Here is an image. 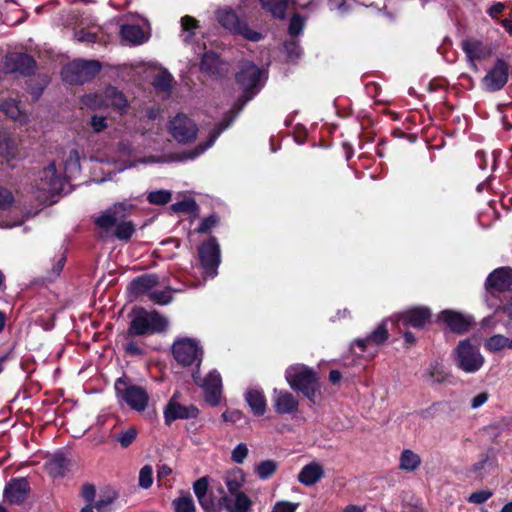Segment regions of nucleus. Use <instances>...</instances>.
I'll return each mask as SVG.
<instances>
[{"label":"nucleus","instance_id":"6ab92c4d","mask_svg":"<svg viewBox=\"0 0 512 512\" xmlns=\"http://www.w3.org/2000/svg\"><path fill=\"white\" fill-rule=\"evenodd\" d=\"M512 286V269L510 267H501L490 273L485 282L486 290L494 294L496 292H506Z\"/></svg>","mask_w":512,"mask_h":512},{"label":"nucleus","instance_id":"5fc2aeb1","mask_svg":"<svg viewBox=\"0 0 512 512\" xmlns=\"http://www.w3.org/2000/svg\"><path fill=\"white\" fill-rule=\"evenodd\" d=\"M247 455V445L245 443H240L233 449L231 459L237 464H242L246 459Z\"/></svg>","mask_w":512,"mask_h":512},{"label":"nucleus","instance_id":"f03ea898","mask_svg":"<svg viewBox=\"0 0 512 512\" xmlns=\"http://www.w3.org/2000/svg\"><path fill=\"white\" fill-rule=\"evenodd\" d=\"M290 388L301 392L311 403L316 404L322 397L318 372L304 364H294L285 371Z\"/></svg>","mask_w":512,"mask_h":512},{"label":"nucleus","instance_id":"7ed1b4c3","mask_svg":"<svg viewBox=\"0 0 512 512\" xmlns=\"http://www.w3.org/2000/svg\"><path fill=\"white\" fill-rule=\"evenodd\" d=\"M225 484L229 495H227L222 486L219 492L222 494V504L227 512H250L252 509V500L241 491L245 482V475L241 469L229 471L225 478Z\"/></svg>","mask_w":512,"mask_h":512},{"label":"nucleus","instance_id":"f704fd0d","mask_svg":"<svg viewBox=\"0 0 512 512\" xmlns=\"http://www.w3.org/2000/svg\"><path fill=\"white\" fill-rule=\"evenodd\" d=\"M0 109L11 119L18 120L20 122H25L27 120V116L22 112L15 99L9 98L4 100L0 105Z\"/></svg>","mask_w":512,"mask_h":512},{"label":"nucleus","instance_id":"9d476101","mask_svg":"<svg viewBox=\"0 0 512 512\" xmlns=\"http://www.w3.org/2000/svg\"><path fill=\"white\" fill-rule=\"evenodd\" d=\"M199 260L205 273L210 276L217 274L220 264V246L213 236L203 242L198 248Z\"/></svg>","mask_w":512,"mask_h":512},{"label":"nucleus","instance_id":"6e6552de","mask_svg":"<svg viewBox=\"0 0 512 512\" xmlns=\"http://www.w3.org/2000/svg\"><path fill=\"white\" fill-rule=\"evenodd\" d=\"M217 20L221 26L231 33L241 35L249 41L257 42L263 38L260 32L251 29L247 22L240 20L232 10L218 11Z\"/></svg>","mask_w":512,"mask_h":512},{"label":"nucleus","instance_id":"864d4df0","mask_svg":"<svg viewBox=\"0 0 512 512\" xmlns=\"http://www.w3.org/2000/svg\"><path fill=\"white\" fill-rule=\"evenodd\" d=\"M197 208L194 200H183L171 205V209L176 213L193 212Z\"/></svg>","mask_w":512,"mask_h":512},{"label":"nucleus","instance_id":"680f3d73","mask_svg":"<svg viewBox=\"0 0 512 512\" xmlns=\"http://www.w3.org/2000/svg\"><path fill=\"white\" fill-rule=\"evenodd\" d=\"M90 125L94 132L99 133L107 127L106 117L94 115L90 120Z\"/></svg>","mask_w":512,"mask_h":512},{"label":"nucleus","instance_id":"4be33fe9","mask_svg":"<svg viewBox=\"0 0 512 512\" xmlns=\"http://www.w3.org/2000/svg\"><path fill=\"white\" fill-rule=\"evenodd\" d=\"M439 319L443 321L451 331L462 334L469 330L471 319L463 314L455 311H443L439 315Z\"/></svg>","mask_w":512,"mask_h":512},{"label":"nucleus","instance_id":"72a5a7b5","mask_svg":"<svg viewBox=\"0 0 512 512\" xmlns=\"http://www.w3.org/2000/svg\"><path fill=\"white\" fill-rule=\"evenodd\" d=\"M146 316L149 323L151 334L166 331L169 322L165 316H163L156 310L146 311Z\"/></svg>","mask_w":512,"mask_h":512},{"label":"nucleus","instance_id":"473e14b6","mask_svg":"<svg viewBox=\"0 0 512 512\" xmlns=\"http://www.w3.org/2000/svg\"><path fill=\"white\" fill-rule=\"evenodd\" d=\"M157 284L158 277L156 275H142L131 282L130 288L131 291L138 296L148 292Z\"/></svg>","mask_w":512,"mask_h":512},{"label":"nucleus","instance_id":"c756f323","mask_svg":"<svg viewBox=\"0 0 512 512\" xmlns=\"http://www.w3.org/2000/svg\"><path fill=\"white\" fill-rule=\"evenodd\" d=\"M245 399L255 415L261 416L266 412V398L262 391L250 389L246 392Z\"/></svg>","mask_w":512,"mask_h":512},{"label":"nucleus","instance_id":"f3484780","mask_svg":"<svg viewBox=\"0 0 512 512\" xmlns=\"http://www.w3.org/2000/svg\"><path fill=\"white\" fill-rule=\"evenodd\" d=\"M234 120V116L229 114H226L222 122H220L218 125H216L212 131L209 134V139L206 142L200 143L198 146L193 148L192 150L188 152H183L178 159L179 160H187V159H195L202 153H204L208 148H210L216 139L219 137V135L228 128L231 123Z\"/></svg>","mask_w":512,"mask_h":512},{"label":"nucleus","instance_id":"79ce46f5","mask_svg":"<svg viewBox=\"0 0 512 512\" xmlns=\"http://www.w3.org/2000/svg\"><path fill=\"white\" fill-rule=\"evenodd\" d=\"M485 346L492 352H497L504 348H512V338L509 339L500 334L493 335L487 339Z\"/></svg>","mask_w":512,"mask_h":512},{"label":"nucleus","instance_id":"bb28decb","mask_svg":"<svg viewBox=\"0 0 512 512\" xmlns=\"http://www.w3.org/2000/svg\"><path fill=\"white\" fill-rule=\"evenodd\" d=\"M261 8L269 13L273 18L283 20L286 18L288 7L294 3V0H258Z\"/></svg>","mask_w":512,"mask_h":512},{"label":"nucleus","instance_id":"0eeeda50","mask_svg":"<svg viewBox=\"0 0 512 512\" xmlns=\"http://www.w3.org/2000/svg\"><path fill=\"white\" fill-rule=\"evenodd\" d=\"M454 354L457 367L466 373L477 372L482 368L485 361L479 348L474 346L468 339L458 343Z\"/></svg>","mask_w":512,"mask_h":512},{"label":"nucleus","instance_id":"49530a36","mask_svg":"<svg viewBox=\"0 0 512 512\" xmlns=\"http://www.w3.org/2000/svg\"><path fill=\"white\" fill-rule=\"evenodd\" d=\"M123 349L127 355L132 357H143L147 354L145 344L134 340H130L124 344Z\"/></svg>","mask_w":512,"mask_h":512},{"label":"nucleus","instance_id":"09e8293b","mask_svg":"<svg viewBox=\"0 0 512 512\" xmlns=\"http://www.w3.org/2000/svg\"><path fill=\"white\" fill-rule=\"evenodd\" d=\"M171 292L170 288L161 291H152L149 293V298L156 304L167 305L173 299Z\"/></svg>","mask_w":512,"mask_h":512},{"label":"nucleus","instance_id":"58836bf2","mask_svg":"<svg viewBox=\"0 0 512 512\" xmlns=\"http://www.w3.org/2000/svg\"><path fill=\"white\" fill-rule=\"evenodd\" d=\"M172 507L175 512H196V507L192 496L189 493H183L172 501Z\"/></svg>","mask_w":512,"mask_h":512},{"label":"nucleus","instance_id":"de8ad7c7","mask_svg":"<svg viewBox=\"0 0 512 512\" xmlns=\"http://www.w3.org/2000/svg\"><path fill=\"white\" fill-rule=\"evenodd\" d=\"M171 197H172V194L170 191L157 190V191L150 192L149 195L147 196V200L151 204L165 205L168 202H170Z\"/></svg>","mask_w":512,"mask_h":512},{"label":"nucleus","instance_id":"2f4dec72","mask_svg":"<svg viewBox=\"0 0 512 512\" xmlns=\"http://www.w3.org/2000/svg\"><path fill=\"white\" fill-rule=\"evenodd\" d=\"M221 62L218 57V55L213 51L205 52L201 62H200V68L202 71L218 77L221 75Z\"/></svg>","mask_w":512,"mask_h":512},{"label":"nucleus","instance_id":"a211bd4d","mask_svg":"<svg viewBox=\"0 0 512 512\" xmlns=\"http://www.w3.org/2000/svg\"><path fill=\"white\" fill-rule=\"evenodd\" d=\"M431 318V311L427 307H413L395 315V321L399 326H412L423 328Z\"/></svg>","mask_w":512,"mask_h":512},{"label":"nucleus","instance_id":"39448f33","mask_svg":"<svg viewBox=\"0 0 512 512\" xmlns=\"http://www.w3.org/2000/svg\"><path fill=\"white\" fill-rule=\"evenodd\" d=\"M171 350L174 359L183 367L194 365L199 368L203 361V347L200 345V342L194 338H177L173 342Z\"/></svg>","mask_w":512,"mask_h":512},{"label":"nucleus","instance_id":"338daca9","mask_svg":"<svg viewBox=\"0 0 512 512\" xmlns=\"http://www.w3.org/2000/svg\"><path fill=\"white\" fill-rule=\"evenodd\" d=\"M65 165H66V168H68V167L79 168L80 167V157H79L78 150L73 149L70 151Z\"/></svg>","mask_w":512,"mask_h":512},{"label":"nucleus","instance_id":"8fccbe9b","mask_svg":"<svg viewBox=\"0 0 512 512\" xmlns=\"http://www.w3.org/2000/svg\"><path fill=\"white\" fill-rule=\"evenodd\" d=\"M153 483V469L150 465H145L139 472V486L148 489Z\"/></svg>","mask_w":512,"mask_h":512},{"label":"nucleus","instance_id":"052dcab7","mask_svg":"<svg viewBox=\"0 0 512 512\" xmlns=\"http://www.w3.org/2000/svg\"><path fill=\"white\" fill-rule=\"evenodd\" d=\"M298 503H291L288 501H279L274 506L271 512H296Z\"/></svg>","mask_w":512,"mask_h":512},{"label":"nucleus","instance_id":"5701e85b","mask_svg":"<svg viewBox=\"0 0 512 512\" xmlns=\"http://www.w3.org/2000/svg\"><path fill=\"white\" fill-rule=\"evenodd\" d=\"M389 332L386 321L381 322L366 338H358L354 344L365 351L370 345H381L388 340Z\"/></svg>","mask_w":512,"mask_h":512},{"label":"nucleus","instance_id":"6e6d98bb","mask_svg":"<svg viewBox=\"0 0 512 512\" xmlns=\"http://www.w3.org/2000/svg\"><path fill=\"white\" fill-rule=\"evenodd\" d=\"M14 197L12 193L3 187H0V209L6 210L12 206Z\"/></svg>","mask_w":512,"mask_h":512},{"label":"nucleus","instance_id":"ddd939ff","mask_svg":"<svg viewBox=\"0 0 512 512\" xmlns=\"http://www.w3.org/2000/svg\"><path fill=\"white\" fill-rule=\"evenodd\" d=\"M194 382L202 387L205 391V399L212 405L219 403L221 394V376L217 371L210 372L206 377L202 378L198 372L193 373Z\"/></svg>","mask_w":512,"mask_h":512},{"label":"nucleus","instance_id":"ea45409f","mask_svg":"<svg viewBox=\"0 0 512 512\" xmlns=\"http://www.w3.org/2000/svg\"><path fill=\"white\" fill-rule=\"evenodd\" d=\"M193 490L201 507H211L207 500H205V494L209 491V477L204 476L195 481Z\"/></svg>","mask_w":512,"mask_h":512},{"label":"nucleus","instance_id":"0e129e2a","mask_svg":"<svg viewBox=\"0 0 512 512\" xmlns=\"http://www.w3.org/2000/svg\"><path fill=\"white\" fill-rule=\"evenodd\" d=\"M75 38L78 42H95L96 41V34L91 33L87 30L81 29L79 31L75 32Z\"/></svg>","mask_w":512,"mask_h":512},{"label":"nucleus","instance_id":"e2e57ef3","mask_svg":"<svg viewBox=\"0 0 512 512\" xmlns=\"http://www.w3.org/2000/svg\"><path fill=\"white\" fill-rule=\"evenodd\" d=\"M81 494L82 497L88 502V504L91 505V503L94 501L96 494L95 486L90 483L84 484L82 487Z\"/></svg>","mask_w":512,"mask_h":512},{"label":"nucleus","instance_id":"4c0bfd02","mask_svg":"<svg viewBox=\"0 0 512 512\" xmlns=\"http://www.w3.org/2000/svg\"><path fill=\"white\" fill-rule=\"evenodd\" d=\"M449 374L440 363L431 364L426 374V379L431 384H441L448 380Z\"/></svg>","mask_w":512,"mask_h":512},{"label":"nucleus","instance_id":"b1692460","mask_svg":"<svg viewBox=\"0 0 512 512\" xmlns=\"http://www.w3.org/2000/svg\"><path fill=\"white\" fill-rule=\"evenodd\" d=\"M105 108H112L123 113L128 108V100L122 91L114 86H108L104 90Z\"/></svg>","mask_w":512,"mask_h":512},{"label":"nucleus","instance_id":"e433bc0d","mask_svg":"<svg viewBox=\"0 0 512 512\" xmlns=\"http://www.w3.org/2000/svg\"><path fill=\"white\" fill-rule=\"evenodd\" d=\"M182 28V37L185 43H190L199 28V21L192 16L185 15L180 20Z\"/></svg>","mask_w":512,"mask_h":512},{"label":"nucleus","instance_id":"393cba45","mask_svg":"<svg viewBox=\"0 0 512 512\" xmlns=\"http://www.w3.org/2000/svg\"><path fill=\"white\" fill-rule=\"evenodd\" d=\"M324 476V468L318 462L305 465L298 474V481L305 486L316 484Z\"/></svg>","mask_w":512,"mask_h":512},{"label":"nucleus","instance_id":"cd10ccee","mask_svg":"<svg viewBox=\"0 0 512 512\" xmlns=\"http://www.w3.org/2000/svg\"><path fill=\"white\" fill-rule=\"evenodd\" d=\"M70 460L62 454L53 455L46 463L48 474L53 477H63L70 470Z\"/></svg>","mask_w":512,"mask_h":512},{"label":"nucleus","instance_id":"4468645a","mask_svg":"<svg viewBox=\"0 0 512 512\" xmlns=\"http://www.w3.org/2000/svg\"><path fill=\"white\" fill-rule=\"evenodd\" d=\"M260 69L251 62L244 63L240 71L236 75V80L238 84L244 90L245 100L244 103L249 101L255 94L253 89L257 86L260 80Z\"/></svg>","mask_w":512,"mask_h":512},{"label":"nucleus","instance_id":"c9c22d12","mask_svg":"<svg viewBox=\"0 0 512 512\" xmlns=\"http://www.w3.org/2000/svg\"><path fill=\"white\" fill-rule=\"evenodd\" d=\"M421 464V458L412 450L406 449L401 453L399 468L401 470L412 472Z\"/></svg>","mask_w":512,"mask_h":512},{"label":"nucleus","instance_id":"f8f14e48","mask_svg":"<svg viewBox=\"0 0 512 512\" xmlns=\"http://www.w3.org/2000/svg\"><path fill=\"white\" fill-rule=\"evenodd\" d=\"M30 491V484L26 478H12L4 487L3 499L9 505H21L29 497Z\"/></svg>","mask_w":512,"mask_h":512},{"label":"nucleus","instance_id":"9b49d317","mask_svg":"<svg viewBox=\"0 0 512 512\" xmlns=\"http://www.w3.org/2000/svg\"><path fill=\"white\" fill-rule=\"evenodd\" d=\"M509 78V65L504 59H497L494 66L482 79L483 87L488 92L501 90Z\"/></svg>","mask_w":512,"mask_h":512},{"label":"nucleus","instance_id":"c03bdc74","mask_svg":"<svg viewBox=\"0 0 512 512\" xmlns=\"http://www.w3.org/2000/svg\"><path fill=\"white\" fill-rule=\"evenodd\" d=\"M173 77L167 71H163L155 76L153 86L159 91L168 93L171 89Z\"/></svg>","mask_w":512,"mask_h":512},{"label":"nucleus","instance_id":"603ef678","mask_svg":"<svg viewBox=\"0 0 512 512\" xmlns=\"http://www.w3.org/2000/svg\"><path fill=\"white\" fill-rule=\"evenodd\" d=\"M303 27H304V19L302 18V16L299 14H294L292 16V18L290 19L289 28H288L289 34L291 36H297L302 32Z\"/></svg>","mask_w":512,"mask_h":512},{"label":"nucleus","instance_id":"13d9d810","mask_svg":"<svg viewBox=\"0 0 512 512\" xmlns=\"http://www.w3.org/2000/svg\"><path fill=\"white\" fill-rule=\"evenodd\" d=\"M66 262V257L62 254L56 262L53 264L52 270L48 273L47 279L54 280L56 279L60 273L62 272L64 265Z\"/></svg>","mask_w":512,"mask_h":512},{"label":"nucleus","instance_id":"69168bd1","mask_svg":"<svg viewBox=\"0 0 512 512\" xmlns=\"http://www.w3.org/2000/svg\"><path fill=\"white\" fill-rule=\"evenodd\" d=\"M115 496H108L106 498H101L95 503V509L97 512H107L108 507L112 504L114 501Z\"/></svg>","mask_w":512,"mask_h":512},{"label":"nucleus","instance_id":"dca6fc26","mask_svg":"<svg viewBox=\"0 0 512 512\" xmlns=\"http://www.w3.org/2000/svg\"><path fill=\"white\" fill-rule=\"evenodd\" d=\"M4 68L8 73L30 76L35 72L36 61L26 53H12L5 58Z\"/></svg>","mask_w":512,"mask_h":512},{"label":"nucleus","instance_id":"a19ab883","mask_svg":"<svg viewBox=\"0 0 512 512\" xmlns=\"http://www.w3.org/2000/svg\"><path fill=\"white\" fill-rule=\"evenodd\" d=\"M278 469V463L275 460L261 461L255 466L254 472L262 480L269 479Z\"/></svg>","mask_w":512,"mask_h":512},{"label":"nucleus","instance_id":"774afa93","mask_svg":"<svg viewBox=\"0 0 512 512\" xmlns=\"http://www.w3.org/2000/svg\"><path fill=\"white\" fill-rule=\"evenodd\" d=\"M489 398V394L487 392H481L471 400V407L476 409L482 406Z\"/></svg>","mask_w":512,"mask_h":512},{"label":"nucleus","instance_id":"20e7f679","mask_svg":"<svg viewBox=\"0 0 512 512\" xmlns=\"http://www.w3.org/2000/svg\"><path fill=\"white\" fill-rule=\"evenodd\" d=\"M117 399L137 412L144 411L149 403V394L142 386L132 384L126 377H120L114 384Z\"/></svg>","mask_w":512,"mask_h":512},{"label":"nucleus","instance_id":"f257e3e1","mask_svg":"<svg viewBox=\"0 0 512 512\" xmlns=\"http://www.w3.org/2000/svg\"><path fill=\"white\" fill-rule=\"evenodd\" d=\"M136 210V205L130 200L115 202L95 218V225L103 231L114 228L113 235L119 239L128 241L136 231V225L127 218Z\"/></svg>","mask_w":512,"mask_h":512},{"label":"nucleus","instance_id":"c85d7f7f","mask_svg":"<svg viewBox=\"0 0 512 512\" xmlns=\"http://www.w3.org/2000/svg\"><path fill=\"white\" fill-rule=\"evenodd\" d=\"M151 334L146 310L142 309L130 322L127 329V336L136 337Z\"/></svg>","mask_w":512,"mask_h":512},{"label":"nucleus","instance_id":"412c9836","mask_svg":"<svg viewBox=\"0 0 512 512\" xmlns=\"http://www.w3.org/2000/svg\"><path fill=\"white\" fill-rule=\"evenodd\" d=\"M62 186V178L56 172L55 163L51 162L40 172L37 187L39 190L54 194L60 192Z\"/></svg>","mask_w":512,"mask_h":512},{"label":"nucleus","instance_id":"a878e982","mask_svg":"<svg viewBox=\"0 0 512 512\" xmlns=\"http://www.w3.org/2000/svg\"><path fill=\"white\" fill-rule=\"evenodd\" d=\"M461 47L474 68H476V60H482L489 54V51L479 40L465 39L462 41Z\"/></svg>","mask_w":512,"mask_h":512},{"label":"nucleus","instance_id":"423d86ee","mask_svg":"<svg viewBox=\"0 0 512 512\" xmlns=\"http://www.w3.org/2000/svg\"><path fill=\"white\" fill-rule=\"evenodd\" d=\"M101 63L97 60H75L67 64L62 72L65 82L73 85H82L91 81L101 70Z\"/></svg>","mask_w":512,"mask_h":512},{"label":"nucleus","instance_id":"a18cd8bd","mask_svg":"<svg viewBox=\"0 0 512 512\" xmlns=\"http://www.w3.org/2000/svg\"><path fill=\"white\" fill-rule=\"evenodd\" d=\"M137 435V429L135 427H129L128 429L118 433L115 436V440L120 443L122 448H127L135 441Z\"/></svg>","mask_w":512,"mask_h":512},{"label":"nucleus","instance_id":"1a4fd4ad","mask_svg":"<svg viewBox=\"0 0 512 512\" xmlns=\"http://www.w3.org/2000/svg\"><path fill=\"white\" fill-rule=\"evenodd\" d=\"M169 131L177 142L187 144L196 139L198 126L185 114H177L170 121Z\"/></svg>","mask_w":512,"mask_h":512},{"label":"nucleus","instance_id":"aec40b11","mask_svg":"<svg viewBox=\"0 0 512 512\" xmlns=\"http://www.w3.org/2000/svg\"><path fill=\"white\" fill-rule=\"evenodd\" d=\"M272 402L275 412L279 415L293 414L298 411L299 401L289 391L274 389Z\"/></svg>","mask_w":512,"mask_h":512},{"label":"nucleus","instance_id":"3c124183","mask_svg":"<svg viewBox=\"0 0 512 512\" xmlns=\"http://www.w3.org/2000/svg\"><path fill=\"white\" fill-rule=\"evenodd\" d=\"M205 500L209 503L212 507H202L205 512H220L224 509V504H222V496L216 500L213 494L209 491H207V494H205Z\"/></svg>","mask_w":512,"mask_h":512},{"label":"nucleus","instance_id":"37998d69","mask_svg":"<svg viewBox=\"0 0 512 512\" xmlns=\"http://www.w3.org/2000/svg\"><path fill=\"white\" fill-rule=\"evenodd\" d=\"M81 103L90 109L105 108L104 91L102 93L86 94L82 96Z\"/></svg>","mask_w":512,"mask_h":512},{"label":"nucleus","instance_id":"7c9ffc66","mask_svg":"<svg viewBox=\"0 0 512 512\" xmlns=\"http://www.w3.org/2000/svg\"><path fill=\"white\" fill-rule=\"evenodd\" d=\"M120 34L123 40L129 42L132 45H139L145 41L144 31L139 25H122Z\"/></svg>","mask_w":512,"mask_h":512},{"label":"nucleus","instance_id":"bf43d9fd","mask_svg":"<svg viewBox=\"0 0 512 512\" xmlns=\"http://www.w3.org/2000/svg\"><path fill=\"white\" fill-rule=\"evenodd\" d=\"M491 496H492L491 491L481 490V491L473 492L469 496L468 501L470 503H474V504H482V503L486 502Z\"/></svg>","mask_w":512,"mask_h":512},{"label":"nucleus","instance_id":"2eb2a0df","mask_svg":"<svg viewBox=\"0 0 512 512\" xmlns=\"http://www.w3.org/2000/svg\"><path fill=\"white\" fill-rule=\"evenodd\" d=\"M179 393L173 394L164 410V420L167 425H170L177 419H190L195 418L199 410L194 405L184 406L178 401Z\"/></svg>","mask_w":512,"mask_h":512},{"label":"nucleus","instance_id":"4d7b16f0","mask_svg":"<svg viewBox=\"0 0 512 512\" xmlns=\"http://www.w3.org/2000/svg\"><path fill=\"white\" fill-rule=\"evenodd\" d=\"M219 219L216 215H210L209 217L202 220L199 227L197 228L198 233H207L218 223Z\"/></svg>","mask_w":512,"mask_h":512}]
</instances>
